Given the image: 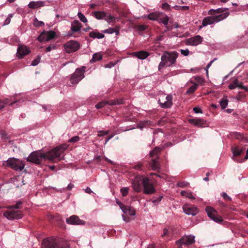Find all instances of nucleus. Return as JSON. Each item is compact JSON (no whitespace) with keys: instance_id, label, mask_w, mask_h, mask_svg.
<instances>
[{"instance_id":"45","label":"nucleus","mask_w":248,"mask_h":248,"mask_svg":"<svg viewBox=\"0 0 248 248\" xmlns=\"http://www.w3.org/2000/svg\"><path fill=\"white\" fill-rule=\"evenodd\" d=\"M195 80L197 81V82L200 85H202L204 82V79L199 76H196L194 78Z\"/></svg>"},{"instance_id":"36","label":"nucleus","mask_w":248,"mask_h":248,"mask_svg":"<svg viewBox=\"0 0 248 248\" xmlns=\"http://www.w3.org/2000/svg\"><path fill=\"white\" fill-rule=\"evenodd\" d=\"M48 38L47 35L46 34H45V32H42L37 38V39L40 42L46 41V39Z\"/></svg>"},{"instance_id":"61","label":"nucleus","mask_w":248,"mask_h":248,"mask_svg":"<svg viewBox=\"0 0 248 248\" xmlns=\"http://www.w3.org/2000/svg\"><path fill=\"white\" fill-rule=\"evenodd\" d=\"M113 137V135L109 136L108 138L106 139L105 144H106L112 137Z\"/></svg>"},{"instance_id":"22","label":"nucleus","mask_w":248,"mask_h":248,"mask_svg":"<svg viewBox=\"0 0 248 248\" xmlns=\"http://www.w3.org/2000/svg\"><path fill=\"white\" fill-rule=\"evenodd\" d=\"M81 28V23L78 20H74L71 23V29L73 32H77L80 30Z\"/></svg>"},{"instance_id":"27","label":"nucleus","mask_w":248,"mask_h":248,"mask_svg":"<svg viewBox=\"0 0 248 248\" xmlns=\"http://www.w3.org/2000/svg\"><path fill=\"white\" fill-rule=\"evenodd\" d=\"M19 102V100L14 101L13 103L10 102L9 99H6L3 101L0 100V109L2 108L4 105L6 104H8L10 106H12L14 104L17 103Z\"/></svg>"},{"instance_id":"18","label":"nucleus","mask_w":248,"mask_h":248,"mask_svg":"<svg viewBox=\"0 0 248 248\" xmlns=\"http://www.w3.org/2000/svg\"><path fill=\"white\" fill-rule=\"evenodd\" d=\"M122 103V100H110L109 101H102L98 104H97L95 105V108L97 109H100L102 108H103L104 106H105L107 104L109 105H119Z\"/></svg>"},{"instance_id":"37","label":"nucleus","mask_w":248,"mask_h":248,"mask_svg":"<svg viewBox=\"0 0 248 248\" xmlns=\"http://www.w3.org/2000/svg\"><path fill=\"white\" fill-rule=\"evenodd\" d=\"M78 16L81 21L83 22V23L87 22V19L86 18L85 16L81 12H78Z\"/></svg>"},{"instance_id":"53","label":"nucleus","mask_w":248,"mask_h":248,"mask_svg":"<svg viewBox=\"0 0 248 248\" xmlns=\"http://www.w3.org/2000/svg\"><path fill=\"white\" fill-rule=\"evenodd\" d=\"M181 53L185 56H187L189 54V51L188 49H181L180 50Z\"/></svg>"},{"instance_id":"15","label":"nucleus","mask_w":248,"mask_h":248,"mask_svg":"<svg viewBox=\"0 0 248 248\" xmlns=\"http://www.w3.org/2000/svg\"><path fill=\"white\" fill-rule=\"evenodd\" d=\"M183 209L184 212L187 215L195 216L199 212L198 208L195 206L188 204H185L183 206Z\"/></svg>"},{"instance_id":"26","label":"nucleus","mask_w":248,"mask_h":248,"mask_svg":"<svg viewBox=\"0 0 248 248\" xmlns=\"http://www.w3.org/2000/svg\"><path fill=\"white\" fill-rule=\"evenodd\" d=\"M104 19L107 22L108 24H114L115 23V20L116 19L118 20L119 18L117 17L112 16L109 14H106V16H105V18Z\"/></svg>"},{"instance_id":"30","label":"nucleus","mask_w":248,"mask_h":248,"mask_svg":"<svg viewBox=\"0 0 248 248\" xmlns=\"http://www.w3.org/2000/svg\"><path fill=\"white\" fill-rule=\"evenodd\" d=\"M190 122L193 124L194 125L198 126H202L204 124V121L202 119H195L189 120Z\"/></svg>"},{"instance_id":"9","label":"nucleus","mask_w":248,"mask_h":248,"mask_svg":"<svg viewBox=\"0 0 248 248\" xmlns=\"http://www.w3.org/2000/svg\"><path fill=\"white\" fill-rule=\"evenodd\" d=\"M85 67L83 66L80 68H78L76 70L74 73L71 76L70 80L72 84L78 83L80 80L84 78V73Z\"/></svg>"},{"instance_id":"52","label":"nucleus","mask_w":248,"mask_h":248,"mask_svg":"<svg viewBox=\"0 0 248 248\" xmlns=\"http://www.w3.org/2000/svg\"><path fill=\"white\" fill-rule=\"evenodd\" d=\"M237 87L240 89H243L245 91H248V88H247V87L243 86L242 82L239 81L238 80V83L237 85Z\"/></svg>"},{"instance_id":"11","label":"nucleus","mask_w":248,"mask_h":248,"mask_svg":"<svg viewBox=\"0 0 248 248\" xmlns=\"http://www.w3.org/2000/svg\"><path fill=\"white\" fill-rule=\"evenodd\" d=\"M122 210L124 213V215H122V217L124 221L125 222H128L130 220L133 219L128 217V216L134 217L135 215V212L134 209L131 206H125L123 207Z\"/></svg>"},{"instance_id":"23","label":"nucleus","mask_w":248,"mask_h":248,"mask_svg":"<svg viewBox=\"0 0 248 248\" xmlns=\"http://www.w3.org/2000/svg\"><path fill=\"white\" fill-rule=\"evenodd\" d=\"M133 55L140 60H144L149 56V53L146 51H140L137 52H134Z\"/></svg>"},{"instance_id":"1","label":"nucleus","mask_w":248,"mask_h":248,"mask_svg":"<svg viewBox=\"0 0 248 248\" xmlns=\"http://www.w3.org/2000/svg\"><path fill=\"white\" fill-rule=\"evenodd\" d=\"M67 147L66 145H62L46 153L40 151L33 152L28 157L27 160L34 163L39 164L43 159H48L52 161L57 158L60 160L61 159V155Z\"/></svg>"},{"instance_id":"58","label":"nucleus","mask_w":248,"mask_h":248,"mask_svg":"<svg viewBox=\"0 0 248 248\" xmlns=\"http://www.w3.org/2000/svg\"><path fill=\"white\" fill-rule=\"evenodd\" d=\"M114 66V64L113 63H110L109 64H106L105 65V68H110Z\"/></svg>"},{"instance_id":"34","label":"nucleus","mask_w":248,"mask_h":248,"mask_svg":"<svg viewBox=\"0 0 248 248\" xmlns=\"http://www.w3.org/2000/svg\"><path fill=\"white\" fill-rule=\"evenodd\" d=\"M151 122L150 121H146L142 122L138 124L137 127L142 130L144 127L147 125H150Z\"/></svg>"},{"instance_id":"59","label":"nucleus","mask_w":248,"mask_h":248,"mask_svg":"<svg viewBox=\"0 0 248 248\" xmlns=\"http://www.w3.org/2000/svg\"><path fill=\"white\" fill-rule=\"evenodd\" d=\"M74 186V185L72 184H69L67 187V189H68V190H71Z\"/></svg>"},{"instance_id":"10","label":"nucleus","mask_w":248,"mask_h":248,"mask_svg":"<svg viewBox=\"0 0 248 248\" xmlns=\"http://www.w3.org/2000/svg\"><path fill=\"white\" fill-rule=\"evenodd\" d=\"M144 193L146 194H152L155 192V189L152 183L149 178H143L142 180Z\"/></svg>"},{"instance_id":"33","label":"nucleus","mask_w":248,"mask_h":248,"mask_svg":"<svg viewBox=\"0 0 248 248\" xmlns=\"http://www.w3.org/2000/svg\"><path fill=\"white\" fill-rule=\"evenodd\" d=\"M45 34H46L47 35L48 38L47 39H46V41H48L50 40L51 39H53L56 33L53 31H44Z\"/></svg>"},{"instance_id":"17","label":"nucleus","mask_w":248,"mask_h":248,"mask_svg":"<svg viewBox=\"0 0 248 248\" xmlns=\"http://www.w3.org/2000/svg\"><path fill=\"white\" fill-rule=\"evenodd\" d=\"M30 52L29 48L24 45H19L17 50V56L21 59L24 56L28 54Z\"/></svg>"},{"instance_id":"25","label":"nucleus","mask_w":248,"mask_h":248,"mask_svg":"<svg viewBox=\"0 0 248 248\" xmlns=\"http://www.w3.org/2000/svg\"><path fill=\"white\" fill-rule=\"evenodd\" d=\"M89 36L90 37L95 39H102L105 36V35L102 33H100L97 31H92L90 32Z\"/></svg>"},{"instance_id":"16","label":"nucleus","mask_w":248,"mask_h":248,"mask_svg":"<svg viewBox=\"0 0 248 248\" xmlns=\"http://www.w3.org/2000/svg\"><path fill=\"white\" fill-rule=\"evenodd\" d=\"M202 37L200 35H196L186 39L185 44L187 46H196L200 44L202 42Z\"/></svg>"},{"instance_id":"57","label":"nucleus","mask_w":248,"mask_h":248,"mask_svg":"<svg viewBox=\"0 0 248 248\" xmlns=\"http://www.w3.org/2000/svg\"><path fill=\"white\" fill-rule=\"evenodd\" d=\"M116 203L119 205L121 210L123 208V207H124L125 206L124 204H123L120 202H119L118 200L116 201Z\"/></svg>"},{"instance_id":"42","label":"nucleus","mask_w":248,"mask_h":248,"mask_svg":"<svg viewBox=\"0 0 248 248\" xmlns=\"http://www.w3.org/2000/svg\"><path fill=\"white\" fill-rule=\"evenodd\" d=\"M152 169L154 170H157L159 168L158 162L156 160H152Z\"/></svg>"},{"instance_id":"8","label":"nucleus","mask_w":248,"mask_h":248,"mask_svg":"<svg viewBox=\"0 0 248 248\" xmlns=\"http://www.w3.org/2000/svg\"><path fill=\"white\" fill-rule=\"evenodd\" d=\"M158 102L161 108H169L172 105V96L170 94H161L159 95Z\"/></svg>"},{"instance_id":"13","label":"nucleus","mask_w":248,"mask_h":248,"mask_svg":"<svg viewBox=\"0 0 248 248\" xmlns=\"http://www.w3.org/2000/svg\"><path fill=\"white\" fill-rule=\"evenodd\" d=\"M205 211L208 216L215 222L221 223L223 221L220 217L217 216L216 211L212 207L209 206L207 207Z\"/></svg>"},{"instance_id":"48","label":"nucleus","mask_w":248,"mask_h":248,"mask_svg":"<svg viewBox=\"0 0 248 248\" xmlns=\"http://www.w3.org/2000/svg\"><path fill=\"white\" fill-rule=\"evenodd\" d=\"M121 192L123 197L126 196L128 192V188L127 187H123L121 189Z\"/></svg>"},{"instance_id":"55","label":"nucleus","mask_w":248,"mask_h":248,"mask_svg":"<svg viewBox=\"0 0 248 248\" xmlns=\"http://www.w3.org/2000/svg\"><path fill=\"white\" fill-rule=\"evenodd\" d=\"M193 110L196 113H202V109H201V108L199 107H195L193 108Z\"/></svg>"},{"instance_id":"2","label":"nucleus","mask_w":248,"mask_h":248,"mask_svg":"<svg viewBox=\"0 0 248 248\" xmlns=\"http://www.w3.org/2000/svg\"><path fill=\"white\" fill-rule=\"evenodd\" d=\"M209 13L211 15H213V16H207L203 18L202 25L204 27L220 21L227 18L229 16L228 13L220 14V10L219 9L216 10L213 9L210 10L209 11Z\"/></svg>"},{"instance_id":"4","label":"nucleus","mask_w":248,"mask_h":248,"mask_svg":"<svg viewBox=\"0 0 248 248\" xmlns=\"http://www.w3.org/2000/svg\"><path fill=\"white\" fill-rule=\"evenodd\" d=\"M21 202H18L16 205L7 207V210L3 213V216L9 220L18 219L22 217V214L20 211L17 209L21 204Z\"/></svg>"},{"instance_id":"63","label":"nucleus","mask_w":248,"mask_h":248,"mask_svg":"<svg viewBox=\"0 0 248 248\" xmlns=\"http://www.w3.org/2000/svg\"><path fill=\"white\" fill-rule=\"evenodd\" d=\"M168 231L166 228H165L163 230V235H165L168 233Z\"/></svg>"},{"instance_id":"7","label":"nucleus","mask_w":248,"mask_h":248,"mask_svg":"<svg viewBox=\"0 0 248 248\" xmlns=\"http://www.w3.org/2000/svg\"><path fill=\"white\" fill-rule=\"evenodd\" d=\"M42 248H64L62 241L53 238H47L43 241Z\"/></svg>"},{"instance_id":"31","label":"nucleus","mask_w":248,"mask_h":248,"mask_svg":"<svg viewBox=\"0 0 248 248\" xmlns=\"http://www.w3.org/2000/svg\"><path fill=\"white\" fill-rule=\"evenodd\" d=\"M102 59V55L100 52H97L94 53L92 59L90 60V62H94L96 61L101 60Z\"/></svg>"},{"instance_id":"35","label":"nucleus","mask_w":248,"mask_h":248,"mask_svg":"<svg viewBox=\"0 0 248 248\" xmlns=\"http://www.w3.org/2000/svg\"><path fill=\"white\" fill-rule=\"evenodd\" d=\"M172 8L179 11H186L189 9V7L187 6L175 5Z\"/></svg>"},{"instance_id":"24","label":"nucleus","mask_w":248,"mask_h":248,"mask_svg":"<svg viewBox=\"0 0 248 248\" xmlns=\"http://www.w3.org/2000/svg\"><path fill=\"white\" fill-rule=\"evenodd\" d=\"M106 13L103 11H94L92 13V15L97 19H103L106 16Z\"/></svg>"},{"instance_id":"49","label":"nucleus","mask_w":248,"mask_h":248,"mask_svg":"<svg viewBox=\"0 0 248 248\" xmlns=\"http://www.w3.org/2000/svg\"><path fill=\"white\" fill-rule=\"evenodd\" d=\"M79 140V137L78 136H75L71 138L68 140L69 142L76 143Z\"/></svg>"},{"instance_id":"6","label":"nucleus","mask_w":248,"mask_h":248,"mask_svg":"<svg viewBox=\"0 0 248 248\" xmlns=\"http://www.w3.org/2000/svg\"><path fill=\"white\" fill-rule=\"evenodd\" d=\"M3 165L16 171H22L25 165L23 161L14 157L8 158L7 161L3 163Z\"/></svg>"},{"instance_id":"21","label":"nucleus","mask_w":248,"mask_h":248,"mask_svg":"<svg viewBox=\"0 0 248 248\" xmlns=\"http://www.w3.org/2000/svg\"><path fill=\"white\" fill-rule=\"evenodd\" d=\"M141 181L140 178L136 177L132 182V187L133 189L136 192H140L141 190Z\"/></svg>"},{"instance_id":"60","label":"nucleus","mask_w":248,"mask_h":248,"mask_svg":"<svg viewBox=\"0 0 248 248\" xmlns=\"http://www.w3.org/2000/svg\"><path fill=\"white\" fill-rule=\"evenodd\" d=\"M85 191L87 193H91L92 192V191L91 190V188L90 187H87L85 189Z\"/></svg>"},{"instance_id":"39","label":"nucleus","mask_w":248,"mask_h":248,"mask_svg":"<svg viewBox=\"0 0 248 248\" xmlns=\"http://www.w3.org/2000/svg\"><path fill=\"white\" fill-rule=\"evenodd\" d=\"M33 25L35 27L43 26L44 25V23L43 21H39L35 18L34 20Z\"/></svg>"},{"instance_id":"56","label":"nucleus","mask_w":248,"mask_h":248,"mask_svg":"<svg viewBox=\"0 0 248 248\" xmlns=\"http://www.w3.org/2000/svg\"><path fill=\"white\" fill-rule=\"evenodd\" d=\"M99 134L98 135L99 137L103 136L106 135H107L108 134L109 131L108 130L103 131H100L99 132Z\"/></svg>"},{"instance_id":"14","label":"nucleus","mask_w":248,"mask_h":248,"mask_svg":"<svg viewBox=\"0 0 248 248\" xmlns=\"http://www.w3.org/2000/svg\"><path fill=\"white\" fill-rule=\"evenodd\" d=\"M195 242V236L193 235H185L176 241L178 245L189 246Z\"/></svg>"},{"instance_id":"20","label":"nucleus","mask_w":248,"mask_h":248,"mask_svg":"<svg viewBox=\"0 0 248 248\" xmlns=\"http://www.w3.org/2000/svg\"><path fill=\"white\" fill-rule=\"evenodd\" d=\"M46 1H32L28 5V6L31 9H37L46 5Z\"/></svg>"},{"instance_id":"28","label":"nucleus","mask_w":248,"mask_h":248,"mask_svg":"<svg viewBox=\"0 0 248 248\" xmlns=\"http://www.w3.org/2000/svg\"><path fill=\"white\" fill-rule=\"evenodd\" d=\"M181 194L182 196L190 199H195V198L193 193L189 190H183L181 192Z\"/></svg>"},{"instance_id":"43","label":"nucleus","mask_w":248,"mask_h":248,"mask_svg":"<svg viewBox=\"0 0 248 248\" xmlns=\"http://www.w3.org/2000/svg\"><path fill=\"white\" fill-rule=\"evenodd\" d=\"M12 17H13V15L12 14H9L8 16L7 17V18L4 20V23L3 24V25L5 26V25H8L10 23L11 19Z\"/></svg>"},{"instance_id":"41","label":"nucleus","mask_w":248,"mask_h":248,"mask_svg":"<svg viewBox=\"0 0 248 248\" xmlns=\"http://www.w3.org/2000/svg\"><path fill=\"white\" fill-rule=\"evenodd\" d=\"M160 148L156 147L150 152V156L151 157H154V156L157 155L160 152Z\"/></svg>"},{"instance_id":"5","label":"nucleus","mask_w":248,"mask_h":248,"mask_svg":"<svg viewBox=\"0 0 248 248\" xmlns=\"http://www.w3.org/2000/svg\"><path fill=\"white\" fill-rule=\"evenodd\" d=\"M143 17L148 18L151 20H156L160 23H163L165 26L168 25L169 20L167 15L159 11L151 13L149 14L144 16Z\"/></svg>"},{"instance_id":"47","label":"nucleus","mask_w":248,"mask_h":248,"mask_svg":"<svg viewBox=\"0 0 248 248\" xmlns=\"http://www.w3.org/2000/svg\"><path fill=\"white\" fill-rule=\"evenodd\" d=\"M161 7L163 9L166 10V11L170 10V5L166 2L162 3V5H161Z\"/></svg>"},{"instance_id":"46","label":"nucleus","mask_w":248,"mask_h":248,"mask_svg":"<svg viewBox=\"0 0 248 248\" xmlns=\"http://www.w3.org/2000/svg\"><path fill=\"white\" fill-rule=\"evenodd\" d=\"M245 98V94L242 93H239L235 97L238 101H241Z\"/></svg>"},{"instance_id":"40","label":"nucleus","mask_w":248,"mask_h":248,"mask_svg":"<svg viewBox=\"0 0 248 248\" xmlns=\"http://www.w3.org/2000/svg\"><path fill=\"white\" fill-rule=\"evenodd\" d=\"M237 83H238V79H235V80H233L232 83L229 84L228 87L231 90L234 89L236 88V87H237Z\"/></svg>"},{"instance_id":"51","label":"nucleus","mask_w":248,"mask_h":248,"mask_svg":"<svg viewBox=\"0 0 248 248\" xmlns=\"http://www.w3.org/2000/svg\"><path fill=\"white\" fill-rule=\"evenodd\" d=\"M40 59H41V57L40 56H38L37 58L34 60L31 63V65H32V66H36L40 62Z\"/></svg>"},{"instance_id":"54","label":"nucleus","mask_w":248,"mask_h":248,"mask_svg":"<svg viewBox=\"0 0 248 248\" xmlns=\"http://www.w3.org/2000/svg\"><path fill=\"white\" fill-rule=\"evenodd\" d=\"M222 197L224 198V199L227 200V201H231L232 198L229 197L226 193L223 192L221 194Z\"/></svg>"},{"instance_id":"62","label":"nucleus","mask_w":248,"mask_h":248,"mask_svg":"<svg viewBox=\"0 0 248 248\" xmlns=\"http://www.w3.org/2000/svg\"><path fill=\"white\" fill-rule=\"evenodd\" d=\"M178 186H179L180 187H185L186 185L185 184V183H178Z\"/></svg>"},{"instance_id":"44","label":"nucleus","mask_w":248,"mask_h":248,"mask_svg":"<svg viewBox=\"0 0 248 248\" xmlns=\"http://www.w3.org/2000/svg\"><path fill=\"white\" fill-rule=\"evenodd\" d=\"M115 31V29L113 28H109L108 29L102 31V32L108 34H112Z\"/></svg>"},{"instance_id":"29","label":"nucleus","mask_w":248,"mask_h":248,"mask_svg":"<svg viewBox=\"0 0 248 248\" xmlns=\"http://www.w3.org/2000/svg\"><path fill=\"white\" fill-rule=\"evenodd\" d=\"M228 99L227 96H225L221 98L219 101V104L222 109H225L228 106Z\"/></svg>"},{"instance_id":"12","label":"nucleus","mask_w":248,"mask_h":248,"mask_svg":"<svg viewBox=\"0 0 248 248\" xmlns=\"http://www.w3.org/2000/svg\"><path fill=\"white\" fill-rule=\"evenodd\" d=\"M65 51L70 53L76 51L79 47V44L75 41H70L64 45Z\"/></svg>"},{"instance_id":"64","label":"nucleus","mask_w":248,"mask_h":248,"mask_svg":"<svg viewBox=\"0 0 248 248\" xmlns=\"http://www.w3.org/2000/svg\"><path fill=\"white\" fill-rule=\"evenodd\" d=\"M213 61H211L208 64V65L206 66V69H209V67L211 66L212 63H213Z\"/></svg>"},{"instance_id":"38","label":"nucleus","mask_w":248,"mask_h":248,"mask_svg":"<svg viewBox=\"0 0 248 248\" xmlns=\"http://www.w3.org/2000/svg\"><path fill=\"white\" fill-rule=\"evenodd\" d=\"M198 84L195 83L190 87L186 91V93H193L197 88Z\"/></svg>"},{"instance_id":"19","label":"nucleus","mask_w":248,"mask_h":248,"mask_svg":"<svg viewBox=\"0 0 248 248\" xmlns=\"http://www.w3.org/2000/svg\"><path fill=\"white\" fill-rule=\"evenodd\" d=\"M66 221L68 224L73 225H79L82 223V221L76 216H71L66 219Z\"/></svg>"},{"instance_id":"32","label":"nucleus","mask_w":248,"mask_h":248,"mask_svg":"<svg viewBox=\"0 0 248 248\" xmlns=\"http://www.w3.org/2000/svg\"><path fill=\"white\" fill-rule=\"evenodd\" d=\"M232 151L234 156H239L243 152V150L240 149L237 147H233L232 148Z\"/></svg>"},{"instance_id":"50","label":"nucleus","mask_w":248,"mask_h":248,"mask_svg":"<svg viewBox=\"0 0 248 248\" xmlns=\"http://www.w3.org/2000/svg\"><path fill=\"white\" fill-rule=\"evenodd\" d=\"M57 46L55 44H52L46 48V52H50L51 50L56 49Z\"/></svg>"},{"instance_id":"3","label":"nucleus","mask_w":248,"mask_h":248,"mask_svg":"<svg viewBox=\"0 0 248 248\" xmlns=\"http://www.w3.org/2000/svg\"><path fill=\"white\" fill-rule=\"evenodd\" d=\"M179 54L176 51L168 52L163 53L161 58V62L158 65V69H160L165 66L170 67L175 63Z\"/></svg>"}]
</instances>
